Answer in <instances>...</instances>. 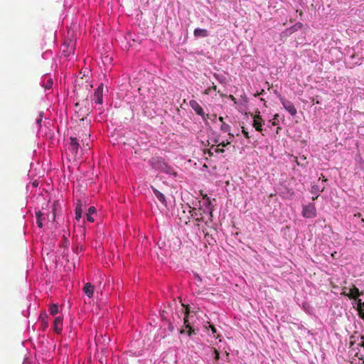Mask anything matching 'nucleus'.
<instances>
[{"mask_svg": "<svg viewBox=\"0 0 364 364\" xmlns=\"http://www.w3.org/2000/svg\"><path fill=\"white\" fill-rule=\"evenodd\" d=\"M229 98L231 99L235 103H236V99L232 95H230Z\"/></svg>", "mask_w": 364, "mask_h": 364, "instance_id": "obj_34", "label": "nucleus"}, {"mask_svg": "<svg viewBox=\"0 0 364 364\" xmlns=\"http://www.w3.org/2000/svg\"><path fill=\"white\" fill-rule=\"evenodd\" d=\"M188 212L191 214V216L192 218H196V220L198 222H202L203 221V214L200 211V210H197L196 208H191V206L188 205Z\"/></svg>", "mask_w": 364, "mask_h": 364, "instance_id": "obj_7", "label": "nucleus"}, {"mask_svg": "<svg viewBox=\"0 0 364 364\" xmlns=\"http://www.w3.org/2000/svg\"><path fill=\"white\" fill-rule=\"evenodd\" d=\"M242 132L243 135L245 136V138H247V139L250 138L248 132L246 130V129L244 127H242Z\"/></svg>", "mask_w": 364, "mask_h": 364, "instance_id": "obj_27", "label": "nucleus"}, {"mask_svg": "<svg viewBox=\"0 0 364 364\" xmlns=\"http://www.w3.org/2000/svg\"><path fill=\"white\" fill-rule=\"evenodd\" d=\"M325 187L323 186L321 189H319L318 186H314L312 187V193H318V192H323L324 191Z\"/></svg>", "mask_w": 364, "mask_h": 364, "instance_id": "obj_25", "label": "nucleus"}, {"mask_svg": "<svg viewBox=\"0 0 364 364\" xmlns=\"http://www.w3.org/2000/svg\"><path fill=\"white\" fill-rule=\"evenodd\" d=\"M187 333L189 336H191L192 334L195 333L194 329L191 326L188 328Z\"/></svg>", "mask_w": 364, "mask_h": 364, "instance_id": "obj_29", "label": "nucleus"}, {"mask_svg": "<svg viewBox=\"0 0 364 364\" xmlns=\"http://www.w3.org/2000/svg\"><path fill=\"white\" fill-rule=\"evenodd\" d=\"M185 332H186V330H185L184 328H182V329H181V331H180V333H181V334H183V333H184Z\"/></svg>", "mask_w": 364, "mask_h": 364, "instance_id": "obj_38", "label": "nucleus"}, {"mask_svg": "<svg viewBox=\"0 0 364 364\" xmlns=\"http://www.w3.org/2000/svg\"><path fill=\"white\" fill-rule=\"evenodd\" d=\"M195 277L198 281L200 282L202 280L201 278L198 274H196Z\"/></svg>", "mask_w": 364, "mask_h": 364, "instance_id": "obj_36", "label": "nucleus"}, {"mask_svg": "<svg viewBox=\"0 0 364 364\" xmlns=\"http://www.w3.org/2000/svg\"><path fill=\"white\" fill-rule=\"evenodd\" d=\"M82 213V205L80 200H77L75 207V219L79 220Z\"/></svg>", "mask_w": 364, "mask_h": 364, "instance_id": "obj_15", "label": "nucleus"}, {"mask_svg": "<svg viewBox=\"0 0 364 364\" xmlns=\"http://www.w3.org/2000/svg\"><path fill=\"white\" fill-rule=\"evenodd\" d=\"M321 179L323 181H326V179L324 178V177L323 176V178L321 177H319V180Z\"/></svg>", "mask_w": 364, "mask_h": 364, "instance_id": "obj_40", "label": "nucleus"}, {"mask_svg": "<svg viewBox=\"0 0 364 364\" xmlns=\"http://www.w3.org/2000/svg\"><path fill=\"white\" fill-rule=\"evenodd\" d=\"M230 144V142H229V141H228V142H226V143H225L224 141H223V142H221V143H220V144H218V146H221L224 147V146H227L228 144Z\"/></svg>", "mask_w": 364, "mask_h": 364, "instance_id": "obj_33", "label": "nucleus"}, {"mask_svg": "<svg viewBox=\"0 0 364 364\" xmlns=\"http://www.w3.org/2000/svg\"><path fill=\"white\" fill-rule=\"evenodd\" d=\"M41 119H38L36 121L37 124H41Z\"/></svg>", "mask_w": 364, "mask_h": 364, "instance_id": "obj_39", "label": "nucleus"}, {"mask_svg": "<svg viewBox=\"0 0 364 364\" xmlns=\"http://www.w3.org/2000/svg\"><path fill=\"white\" fill-rule=\"evenodd\" d=\"M361 294H363L360 292L359 289L356 287L353 286L350 289L349 293L347 294V296L350 299H358V297Z\"/></svg>", "mask_w": 364, "mask_h": 364, "instance_id": "obj_12", "label": "nucleus"}, {"mask_svg": "<svg viewBox=\"0 0 364 364\" xmlns=\"http://www.w3.org/2000/svg\"><path fill=\"white\" fill-rule=\"evenodd\" d=\"M63 49L62 53L65 57H68L74 51V43L70 41L68 43L65 42L63 45Z\"/></svg>", "mask_w": 364, "mask_h": 364, "instance_id": "obj_6", "label": "nucleus"}, {"mask_svg": "<svg viewBox=\"0 0 364 364\" xmlns=\"http://www.w3.org/2000/svg\"><path fill=\"white\" fill-rule=\"evenodd\" d=\"M93 100L97 104H102L103 102V84L100 85L95 90Z\"/></svg>", "mask_w": 364, "mask_h": 364, "instance_id": "obj_5", "label": "nucleus"}, {"mask_svg": "<svg viewBox=\"0 0 364 364\" xmlns=\"http://www.w3.org/2000/svg\"><path fill=\"white\" fill-rule=\"evenodd\" d=\"M219 121L221 122L222 123L224 122L223 121V117H219L218 118Z\"/></svg>", "mask_w": 364, "mask_h": 364, "instance_id": "obj_37", "label": "nucleus"}, {"mask_svg": "<svg viewBox=\"0 0 364 364\" xmlns=\"http://www.w3.org/2000/svg\"><path fill=\"white\" fill-rule=\"evenodd\" d=\"M362 360H363V362L361 364H364V358Z\"/></svg>", "mask_w": 364, "mask_h": 364, "instance_id": "obj_50", "label": "nucleus"}, {"mask_svg": "<svg viewBox=\"0 0 364 364\" xmlns=\"http://www.w3.org/2000/svg\"><path fill=\"white\" fill-rule=\"evenodd\" d=\"M226 355H227V357L229 356V353L228 352H226Z\"/></svg>", "mask_w": 364, "mask_h": 364, "instance_id": "obj_48", "label": "nucleus"}, {"mask_svg": "<svg viewBox=\"0 0 364 364\" xmlns=\"http://www.w3.org/2000/svg\"><path fill=\"white\" fill-rule=\"evenodd\" d=\"M79 105H80V103H79V102H77V103L75 104V107H78Z\"/></svg>", "mask_w": 364, "mask_h": 364, "instance_id": "obj_46", "label": "nucleus"}, {"mask_svg": "<svg viewBox=\"0 0 364 364\" xmlns=\"http://www.w3.org/2000/svg\"><path fill=\"white\" fill-rule=\"evenodd\" d=\"M221 131L223 132H229L230 131V127L229 124H226L225 122H223L220 127Z\"/></svg>", "mask_w": 364, "mask_h": 364, "instance_id": "obj_22", "label": "nucleus"}, {"mask_svg": "<svg viewBox=\"0 0 364 364\" xmlns=\"http://www.w3.org/2000/svg\"><path fill=\"white\" fill-rule=\"evenodd\" d=\"M354 217L361 218L362 215L360 213H358L354 214Z\"/></svg>", "mask_w": 364, "mask_h": 364, "instance_id": "obj_35", "label": "nucleus"}, {"mask_svg": "<svg viewBox=\"0 0 364 364\" xmlns=\"http://www.w3.org/2000/svg\"><path fill=\"white\" fill-rule=\"evenodd\" d=\"M194 36L196 38L207 37L208 36V31L203 28H196L194 30Z\"/></svg>", "mask_w": 364, "mask_h": 364, "instance_id": "obj_16", "label": "nucleus"}, {"mask_svg": "<svg viewBox=\"0 0 364 364\" xmlns=\"http://www.w3.org/2000/svg\"><path fill=\"white\" fill-rule=\"evenodd\" d=\"M264 92V90H262V92H261V93H260V94H262Z\"/></svg>", "mask_w": 364, "mask_h": 364, "instance_id": "obj_49", "label": "nucleus"}, {"mask_svg": "<svg viewBox=\"0 0 364 364\" xmlns=\"http://www.w3.org/2000/svg\"><path fill=\"white\" fill-rule=\"evenodd\" d=\"M360 343H358L357 348H355V344L358 341L355 339V336H351L350 337V343L349 348L351 351H355V356L357 357L359 360L364 359V336H360Z\"/></svg>", "mask_w": 364, "mask_h": 364, "instance_id": "obj_1", "label": "nucleus"}, {"mask_svg": "<svg viewBox=\"0 0 364 364\" xmlns=\"http://www.w3.org/2000/svg\"><path fill=\"white\" fill-rule=\"evenodd\" d=\"M321 179L323 181H326V179L324 178V177L323 176V178L321 177H319V180Z\"/></svg>", "mask_w": 364, "mask_h": 364, "instance_id": "obj_41", "label": "nucleus"}, {"mask_svg": "<svg viewBox=\"0 0 364 364\" xmlns=\"http://www.w3.org/2000/svg\"><path fill=\"white\" fill-rule=\"evenodd\" d=\"M213 149V146L211 147L210 149L208 150L207 151H205V154H208L209 156H212L213 153L212 152L211 149Z\"/></svg>", "mask_w": 364, "mask_h": 364, "instance_id": "obj_31", "label": "nucleus"}, {"mask_svg": "<svg viewBox=\"0 0 364 364\" xmlns=\"http://www.w3.org/2000/svg\"><path fill=\"white\" fill-rule=\"evenodd\" d=\"M151 188H152V190H153V192H154V195L159 199V200L163 205L166 206L167 203H166V198H165L164 195L162 193H161L159 191H158L156 188H154V187H151Z\"/></svg>", "mask_w": 364, "mask_h": 364, "instance_id": "obj_14", "label": "nucleus"}, {"mask_svg": "<svg viewBox=\"0 0 364 364\" xmlns=\"http://www.w3.org/2000/svg\"><path fill=\"white\" fill-rule=\"evenodd\" d=\"M218 93L220 94V95L221 97H224V96H225L223 93H221V92H220V91H218Z\"/></svg>", "mask_w": 364, "mask_h": 364, "instance_id": "obj_44", "label": "nucleus"}, {"mask_svg": "<svg viewBox=\"0 0 364 364\" xmlns=\"http://www.w3.org/2000/svg\"><path fill=\"white\" fill-rule=\"evenodd\" d=\"M272 124L273 126H276L277 124V123L275 121L272 122Z\"/></svg>", "mask_w": 364, "mask_h": 364, "instance_id": "obj_42", "label": "nucleus"}, {"mask_svg": "<svg viewBox=\"0 0 364 364\" xmlns=\"http://www.w3.org/2000/svg\"><path fill=\"white\" fill-rule=\"evenodd\" d=\"M302 215L306 218H313L316 216V209L314 203L303 206Z\"/></svg>", "mask_w": 364, "mask_h": 364, "instance_id": "obj_2", "label": "nucleus"}, {"mask_svg": "<svg viewBox=\"0 0 364 364\" xmlns=\"http://www.w3.org/2000/svg\"><path fill=\"white\" fill-rule=\"evenodd\" d=\"M278 117H279V115H278L277 114H275V115H274V119H277Z\"/></svg>", "mask_w": 364, "mask_h": 364, "instance_id": "obj_45", "label": "nucleus"}, {"mask_svg": "<svg viewBox=\"0 0 364 364\" xmlns=\"http://www.w3.org/2000/svg\"><path fill=\"white\" fill-rule=\"evenodd\" d=\"M361 222L363 223H364V218H361Z\"/></svg>", "mask_w": 364, "mask_h": 364, "instance_id": "obj_47", "label": "nucleus"}, {"mask_svg": "<svg viewBox=\"0 0 364 364\" xmlns=\"http://www.w3.org/2000/svg\"><path fill=\"white\" fill-rule=\"evenodd\" d=\"M94 286L90 283H86L83 287V292L89 297L91 298L94 294Z\"/></svg>", "mask_w": 364, "mask_h": 364, "instance_id": "obj_13", "label": "nucleus"}, {"mask_svg": "<svg viewBox=\"0 0 364 364\" xmlns=\"http://www.w3.org/2000/svg\"><path fill=\"white\" fill-rule=\"evenodd\" d=\"M317 198H318V195H317V196H314V197L312 198V199H313V200H314L317 199Z\"/></svg>", "mask_w": 364, "mask_h": 364, "instance_id": "obj_43", "label": "nucleus"}, {"mask_svg": "<svg viewBox=\"0 0 364 364\" xmlns=\"http://www.w3.org/2000/svg\"><path fill=\"white\" fill-rule=\"evenodd\" d=\"M280 101L284 107V108L291 115L295 116L297 113L296 109L295 108L293 103L289 100L284 99L283 97H280Z\"/></svg>", "mask_w": 364, "mask_h": 364, "instance_id": "obj_4", "label": "nucleus"}, {"mask_svg": "<svg viewBox=\"0 0 364 364\" xmlns=\"http://www.w3.org/2000/svg\"><path fill=\"white\" fill-rule=\"evenodd\" d=\"M191 108L196 112V113L201 117H204V112L200 105L198 103L197 101L192 100L189 102Z\"/></svg>", "mask_w": 364, "mask_h": 364, "instance_id": "obj_9", "label": "nucleus"}, {"mask_svg": "<svg viewBox=\"0 0 364 364\" xmlns=\"http://www.w3.org/2000/svg\"><path fill=\"white\" fill-rule=\"evenodd\" d=\"M43 86L46 90H50L53 86V80L51 78H48L43 83Z\"/></svg>", "mask_w": 364, "mask_h": 364, "instance_id": "obj_21", "label": "nucleus"}, {"mask_svg": "<svg viewBox=\"0 0 364 364\" xmlns=\"http://www.w3.org/2000/svg\"><path fill=\"white\" fill-rule=\"evenodd\" d=\"M40 319L41 321V326L43 329L46 328L48 326V316L46 314H41L40 316Z\"/></svg>", "mask_w": 364, "mask_h": 364, "instance_id": "obj_17", "label": "nucleus"}, {"mask_svg": "<svg viewBox=\"0 0 364 364\" xmlns=\"http://www.w3.org/2000/svg\"><path fill=\"white\" fill-rule=\"evenodd\" d=\"M50 314L53 316H55V314H58V305L56 304H52L50 306Z\"/></svg>", "mask_w": 364, "mask_h": 364, "instance_id": "obj_20", "label": "nucleus"}, {"mask_svg": "<svg viewBox=\"0 0 364 364\" xmlns=\"http://www.w3.org/2000/svg\"><path fill=\"white\" fill-rule=\"evenodd\" d=\"M36 219H37V224L39 228L43 227V223H42V216L43 214L41 213V211H38L36 213Z\"/></svg>", "mask_w": 364, "mask_h": 364, "instance_id": "obj_19", "label": "nucleus"}, {"mask_svg": "<svg viewBox=\"0 0 364 364\" xmlns=\"http://www.w3.org/2000/svg\"><path fill=\"white\" fill-rule=\"evenodd\" d=\"M70 141L68 146V150L74 158H76L78 153L80 144L76 137H70Z\"/></svg>", "mask_w": 364, "mask_h": 364, "instance_id": "obj_3", "label": "nucleus"}, {"mask_svg": "<svg viewBox=\"0 0 364 364\" xmlns=\"http://www.w3.org/2000/svg\"><path fill=\"white\" fill-rule=\"evenodd\" d=\"M214 151L216 153H223L225 151L223 149L215 148Z\"/></svg>", "mask_w": 364, "mask_h": 364, "instance_id": "obj_30", "label": "nucleus"}, {"mask_svg": "<svg viewBox=\"0 0 364 364\" xmlns=\"http://www.w3.org/2000/svg\"><path fill=\"white\" fill-rule=\"evenodd\" d=\"M214 90V91H216V90H217V86H216V85H215L213 84V85L211 87H209V88H208V89H206V90H205L204 94H205V95H209V94H210V90Z\"/></svg>", "mask_w": 364, "mask_h": 364, "instance_id": "obj_24", "label": "nucleus"}, {"mask_svg": "<svg viewBox=\"0 0 364 364\" xmlns=\"http://www.w3.org/2000/svg\"><path fill=\"white\" fill-rule=\"evenodd\" d=\"M182 306H183L182 312L184 314V316H185L183 318V325L186 328H188L191 327V325H190L188 319V316L189 314L190 311H189V308L188 306H186L183 304Z\"/></svg>", "mask_w": 364, "mask_h": 364, "instance_id": "obj_11", "label": "nucleus"}, {"mask_svg": "<svg viewBox=\"0 0 364 364\" xmlns=\"http://www.w3.org/2000/svg\"><path fill=\"white\" fill-rule=\"evenodd\" d=\"M357 300V310L362 311L364 310V302H362L361 299H358Z\"/></svg>", "mask_w": 364, "mask_h": 364, "instance_id": "obj_23", "label": "nucleus"}, {"mask_svg": "<svg viewBox=\"0 0 364 364\" xmlns=\"http://www.w3.org/2000/svg\"><path fill=\"white\" fill-rule=\"evenodd\" d=\"M53 330L57 333H61L63 330V318L61 316H57L53 324Z\"/></svg>", "mask_w": 364, "mask_h": 364, "instance_id": "obj_10", "label": "nucleus"}, {"mask_svg": "<svg viewBox=\"0 0 364 364\" xmlns=\"http://www.w3.org/2000/svg\"><path fill=\"white\" fill-rule=\"evenodd\" d=\"M95 212H96V209H95V207L91 206V207L89 208L88 213L86 215V218H87V221H89L90 223L94 222V218L92 216V215L93 213H95Z\"/></svg>", "mask_w": 364, "mask_h": 364, "instance_id": "obj_18", "label": "nucleus"}, {"mask_svg": "<svg viewBox=\"0 0 364 364\" xmlns=\"http://www.w3.org/2000/svg\"><path fill=\"white\" fill-rule=\"evenodd\" d=\"M359 316L364 320V310L358 311Z\"/></svg>", "mask_w": 364, "mask_h": 364, "instance_id": "obj_32", "label": "nucleus"}, {"mask_svg": "<svg viewBox=\"0 0 364 364\" xmlns=\"http://www.w3.org/2000/svg\"><path fill=\"white\" fill-rule=\"evenodd\" d=\"M264 124V121L261 116L259 115V113L258 114H255L253 116V127L255 128V129L258 132H262V124Z\"/></svg>", "mask_w": 364, "mask_h": 364, "instance_id": "obj_8", "label": "nucleus"}, {"mask_svg": "<svg viewBox=\"0 0 364 364\" xmlns=\"http://www.w3.org/2000/svg\"><path fill=\"white\" fill-rule=\"evenodd\" d=\"M209 328H210V330H211V332H212V334H213V337H215V338H218V336H216L215 335V334L216 333V332H217L215 327L213 325H211V324H210V325L209 326Z\"/></svg>", "mask_w": 364, "mask_h": 364, "instance_id": "obj_26", "label": "nucleus"}, {"mask_svg": "<svg viewBox=\"0 0 364 364\" xmlns=\"http://www.w3.org/2000/svg\"><path fill=\"white\" fill-rule=\"evenodd\" d=\"M214 353H215V360H218L220 359V354L219 352L216 348H213Z\"/></svg>", "mask_w": 364, "mask_h": 364, "instance_id": "obj_28", "label": "nucleus"}]
</instances>
